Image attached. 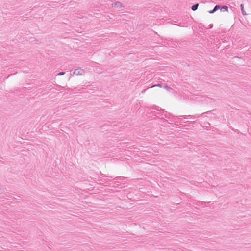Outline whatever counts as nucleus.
I'll return each mask as SVG.
<instances>
[{
  "label": "nucleus",
  "mask_w": 251,
  "mask_h": 251,
  "mask_svg": "<svg viewBox=\"0 0 251 251\" xmlns=\"http://www.w3.org/2000/svg\"><path fill=\"white\" fill-rule=\"evenodd\" d=\"M111 6L112 7L118 9L119 10H123L125 8L124 5L120 1L113 2L111 4Z\"/></svg>",
  "instance_id": "1"
},
{
  "label": "nucleus",
  "mask_w": 251,
  "mask_h": 251,
  "mask_svg": "<svg viewBox=\"0 0 251 251\" xmlns=\"http://www.w3.org/2000/svg\"><path fill=\"white\" fill-rule=\"evenodd\" d=\"M220 5H217L215 6V7L214 8V9L212 10H210V11H209L208 12L210 14H213L214 13L215 11H216L217 10H218V9H220Z\"/></svg>",
  "instance_id": "2"
},
{
  "label": "nucleus",
  "mask_w": 251,
  "mask_h": 251,
  "mask_svg": "<svg viewBox=\"0 0 251 251\" xmlns=\"http://www.w3.org/2000/svg\"><path fill=\"white\" fill-rule=\"evenodd\" d=\"M228 7L227 6H223L220 7L221 11H228Z\"/></svg>",
  "instance_id": "3"
},
{
  "label": "nucleus",
  "mask_w": 251,
  "mask_h": 251,
  "mask_svg": "<svg viewBox=\"0 0 251 251\" xmlns=\"http://www.w3.org/2000/svg\"><path fill=\"white\" fill-rule=\"evenodd\" d=\"M240 7H241V10L242 14L244 15H247L246 12L244 10L243 4H241Z\"/></svg>",
  "instance_id": "4"
},
{
  "label": "nucleus",
  "mask_w": 251,
  "mask_h": 251,
  "mask_svg": "<svg viewBox=\"0 0 251 251\" xmlns=\"http://www.w3.org/2000/svg\"><path fill=\"white\" fill-rule=\"evenodd\" d=\"M199 6V4L197 3L193 5L191 7V9L193 11H195L198 9Z\"/></svg>",
  "instance_id": "5"
},
{
  "label": "nucleus",
  "mask_w": 251,
  "mask_h": 251,
  "mask_svg": "<svg viewBox=\"0 0 251 251\" xmlns=\"http://www.w3.org/2000/svg\"><path fill=\"white\" fill-rule=\"evenodd\" d=\"M82 72H83L82 71L77 69L74 71V74L75 75H78L79 74H82Z\"/></svg>",
  "instance_id": "6"
},
{
  "label": "nucleus",
  "mask_w": 251,
  "mask_h": 251,
  "mask_svg": "<svg viewBox=\"0 0 251 251\" xmlns=\"http://www.w3.org/2000/svg\"><path fill=\"white\" fill-rule=\"evenodd\" d=\"M64 74V72H60L58 74V75H62Z\"/></svg>",
  "instance_id": "7"
},
{
  "label": "nucleus",
  "mask_w": 251,
  "mask_h": 251,
  "mask_svg": "<svg viewBox=\"0 0 251 251\" xmlns=\"http://www.w3.org/2000/svg\"><path fill=\"white\" fill-rule=\"evenodd\" d=\"M159 86V85H153L152 87H155V86Z\"/></svg>",
  "instance_id": "8"
}]
</instances>
